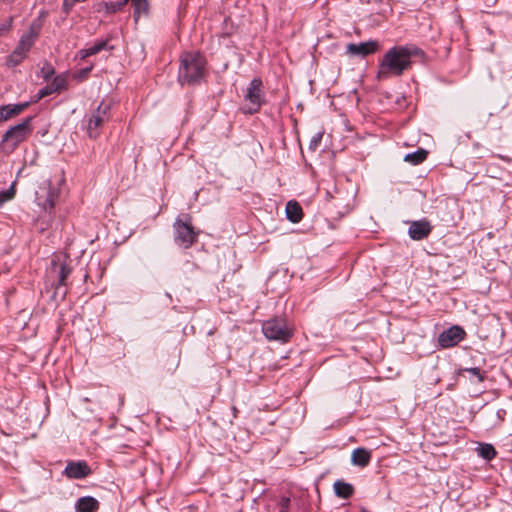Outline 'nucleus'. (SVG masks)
Returning a JSON list of instances; mask_svg holds the SVG:
<instances>
[{
  "label": "nucleus",
  "mask_w": 512,
  "mask_h": 512,
  "mask_svg": "<svg viewBox=\"0 0 512 512\" xmlns=\"http://www.w3.org/2000/svg\"><path fill=\"white\" fill-rule=\"evenodd\" d=\"M422 55V50L413 44L393 46L386 51L379 62L377 78L386 80L403 75L411 69L413 58Z\"/></svg>",
  "instance_id": "nucleus-1"
},
{
  "label": "nucleus",
  "mask_w": 512,
  "mask_h": 512,
  "mask_svg": "<svg viewBox=\"0 0 512 512\" xmlns=\"http://www.w3.org/2000/svg\"><path fill=\"white\" fill-rule=\"evenodd\" d=\"M206 73V59L199 52H184L180 56L178 80L181 85L199 83Z\"/></svg>",
  "instance_id": "nucleus-2"
},
{
  "label": "nucleus",
  "mask_w": 512,
  "mask_h": 512,
  "mask_svg": "<svg viewBox=\"0 0 512 512\" xmlns=\"http://www.w3.org/2000/svg\"><path fill=\"white\" fill-rule=\"evenodd\" d=\"M32 120L33 117H26L4 133L0 142V149L4 154L13 153L21 143L29 138L33 133Z\"/></svg>",
  "instance_id": "nucleus-3"
},
{
  "label": "nucleus",
  "mask_w": 512,
  "mask_h": 512,
  "mask_svg": "<svg viewBox=\"0 0 512 512\" xmlns=\"http://www.w3.org/2000/svg\"><path fill=\"white\" fill-rule=\"evenodd\" d=\"M262 332L270 341L286 343L293 335V327L285 318L275 317L263 322Z\"/></svg>",
  "instance_id": "nucleus-4"
},
{
  "label": "nucleus",
  "mask_w": 512,
  "mask_h": 512,
  "mask_svg": "<svg viewBox=\"0 0 512 512\" xmlns=\"http://www.w3.org/2000/svg\"><path fill=\"white\" fill-rule=\"evenodd\" d=\"M173 230L175 243L185 249L190 248L197 241L199 235V232L192 226L191 217L188 214L175 220Z\"/></svg>",
  "instance_id": "nucleus-5"
},
{
  "label": "nucleus",
  "mask_w": 512,
  "mask_h": 512,
  "mask_svg": "<svg viewBox=\"0 0 512 512\" xmlns=\"http://www.w3.org/2000/svg\"><path fill=\"white\" fill-rule=\"evenodd\" d=\"M111 103L102 101L86 119V130L89 138L96 139L102 126L110 119Z\"/></svg>",
  "instance_id": "nucleus-6"
},
{
  "label": "nucleus",
  "mask_w": 512,
  "mask_h": 512,
  "mask_svg": "<svg viewBox=\"0 0 512 512\" xmlns=\"http://www.w3.org/2000/svg\"><path fill=\"white\" fill-rule=\"evenodd\" d=\"M245 100L249 102V107L245 112L249 114L256 113L264 103L263 83L260 78H254L247 89Z\"/></svg>",
  "instance_id": "nucleus-7"
},
{
  "label": "nucleus",
  "mask_w": 512,
  "mask_h": 512,
  "mask_svg": "<svg viewBox=\"0 0 512 512\" xmlns=\"http://www.w3.org/2000/svg\"><path fill=\"white\" fill-rule=\"evenodd\" d=\"M465 337V331L460 326H452L438 336V344L442 348H450L457 345Z\"/></svg>",
  "instance_id": "nucleus-8"
},
{
  "label": "nucleus",
  "mask_w": 512,
  "mask_h": 512,
  "mask_svg": "<svg viewBox=\"0 0 512 512\" xmlns=\"http://www.w3.org/2000/svg\"><path fill=\"white\" fill-rule=\"evenodd\" d=\"M379 47V43L376 40L360 43H350L346 46V52L351 56L366 57L378 51Z\"/></svg>",
  "instance_id": "nucleus-9"
},
{
  "label": "nucleus",
  "mask_w": 512,
  "mask_h": 512,
  "mask_svg": "<svg viewBox=\"0 0 512 512\" xmlns=\"http://www.w3.org/2000/svg\"><path fill=\"white\" fill-rule=\"evenodd\" d=\"M36 198L38 204L41 205L45 210H51L54 208L57 194L53 191L50 181H46L42 184L40 190L36 192Z\"/></svg>",
  "instance_id": "nucleus-10"
},
{
  "label": "nucleus",
  "mask_w": 512,
  "mask_h": 512,
  "mask_svg": "<svg viewBox=\"0 0 512 512\" xmlns=\"http://www.w3.org/2000/svg\"><path fill=\"white\" fill-rule=\"evenodd\" d=\"M432 231V226L428 220L422 219L410 223L408 234L411 239L419 241L427 238Z\"/></svg>",
  "instance_id": "nucleus-11"
},
{
  "label": "nucleus",
  "mask_w": 512,
  "mask_h": 512,
  "mask_svg": "<svg viewBox=\"0 0 512 512\" xmlns=\"http://www.w3.org/2000/svg\"><path fill=\"white\" fill-rule=\"evenodd\" d=\"M64 474L70 479H82L91 474V469L85 461H70L65 467Z\"/></svg>",
  "instance_id": "nucleus-12"
},
{
  "label": "nucleus",
  "mask_w": 512,
  "mask_h": 512,
  "mask_svg": "<svg viewBox=\"0 0 512 512\" xmlns=\"http://www.w3.org/2000/svg\"><path fill=\"white\" fill-rule=\"evenodd\" d=\"M52 271L56 274L58 282L56 289L67 285V278L72 272V268L65 262L61 261L59 257L52 260Z\"/></svg>",
  "instance_id": "nucleus-13"
},
{
  "label": "nucleus",
  "mask_w": 512,
  "mask_h": 512,
  "mask_svg": "<svg viewBox=\"0 0 512 512\" xmlns=\"http://www.w3.org/2000/svg\"><path fill=\"white\" fill-rule=\"evenodd\" d=\"M29 104V102H24L0 106V121H6L14 116L19 115L21 112L28 108Z\"/></svg>",
  "instance_id": "nucleus-14"
},
{
  "label": "nucleus",
  "mask_w": 512,
  "mask_h": 512,
  "mask_svg": "<svg viewBox=\"0 0 512 512\" xmlns=\"http://www.w3.org/2000/svg\"><path fill=\"white\" fill-rule=\"evenodd\" d=\"M99 507V501L92 496L81 497L75 503L76 512H96Z\"/></svg>",
  "instance_id": "nucleus-15"
},
{
  "label": "nucleus",
  "mask_w": 512,
  "mask_h": 512,
  "mask_svg": "<svg viewBox=\"0 0 512 512\" xmlns=\"http://www.w3.org/2000/svg\"><path fill=\"white\" fill-rule=\"evenodd\" d=\"M66 88V79L62 76H57L46 87L38 91V99H42L54 92L64 90Z\"/></svg>",
  "instance_id": "nucleus-16"
},
{
  "label": "nucleus",
  "mask_w": 512,
  "mask_h": 512,
  "mask_svg": "<svg viewBox=\"0 0 512 512\" xmlns=\"http://www.w3.org/2000/svg\"><path fill=\"white\" fill-rule=\"evenodd\" d=\"M371 451L366 448L359 447L353 450L351 455V462L355 466L366 467L371 461Z\"/></svg>",
  "instance_id": "nucleus-17"
},
{
  "label": "nucleus",
  "mask_w": 512,
  "mask_h": 512,
  "mask_svg": "<svg viewBox=\"0 0 512 512\" xmlns=\"http://www.w3.org/2000/svg\"><path fill=\"white\" fill-rule=\"evenodd\" d=\"M36 38L37 33L33 30V28H30V30L27 33L23 34L20 37L16 48L27 56L28 52L34 45Z\"/></svg>",
  "instance_id": "nucleus-18"
},
{
  "label": "nucleus",
  "mask_w": 512,
  "mask_h": 512,
  "mask_svg": "<svg viewBox=\"0 0 512 512\" xmlns=\"http://www.w3.org/2000/svg\"><path fill=\"white\" fill-rule=\"evenodd\" d=\"M286 216L287 219L293 223L300 222L303 218V211L301 205L297 201H289L286 204Z\"/></svg>",
  "instance_id": "nucleus-19"
},
{
  "label": "nucleus",
  "mask_w": 512,
  "mask_h": 512,
  "mask_svg": "<svg viewBox=\"0 0 512 512\" xmlns=\"http://www.w3.org/2000/svg\"><path fill=\"white\" fill-rule=\"evenodd\" d=\"M334 491L338 497L347 499L353 494L354 489L351 484L338 480L334 483Z\"/></svg>",
  "instance_id": "nucleus-20"
},
{
  "label": "nucleus",
  "mask_w": 512,
  "mask_h": 512,
  "mask_svg": "<svg viewBox=\"0 0 512 512\" xmlns=\"http://www.w3.org/2000/svg\"><path fill=\"white\" fill-rule=\"evenodd\" d=\"M108 41L107 40H101L99 42L94 43L93 45L89 46L88 48H85L80 51L81 57L86 58L92 55H95L99 53L100 51L107 48Z\"/></svg>",
  "instance_id": "nucleus-21"
},
{
  "label": "nucleus",
  "mask_w": 512,
  "mask_h": 512,
  "mask_svg": "<svg viewBox=\"0 0 512 512\" xmlns=\"http://www.w3.org/2000/svg\"><path fill=\"white\" fill-rule=\"evenodd\" d=\"M427 155H428V152L425 149L419 148L418 150H416L412 153H408L404 157V160L413 165H418V164L422 163L427 158Z\"/></svg>",
  "instance_id": "nucleus-22"
},
{
  "label": "nucleus",
  "mask_w": 512,
  "mask_h": 512,
  "mask_svg": "<svg viewBox=\"0 0 512 512\" xmlns=\"http://www.w3.org/2000/svg\"><path fill=\"white\" fill-rule=\"evenodd\" d=\"M27 56L22 53L20 50H18L16 47L15 49L12 51V53L7 57L6 59V66L9 67V68H13V67H16L18 66L19 64L22 63V61L26 58Z\"/></svg>",
  "instance_id": "nucleus-23"
},
{
  "label": "nucleus",
  "mask_w": 512,
  "mask_h": 512,
  "mask_svg": "<svg viewBox=\"0 0 512 512\" xmlns=\"http://www.w3.org/2000/svg\"><path fill=\"white\" fill-rule=\"evenodd\" d=\"M134 7V20L137 22L141 15L147 14L148 12V0H132Z\"/></svg>",
  "instance_id": "nucleus-24"
},
{
  "label": "nucleus",
  "mask_w": 512,
  "mask_h": 512,
  "mask_svg": "<svg viewBox=\"0 0 512 512\" xmlns=\"http://www.w3.org/2000/svg\"><path fill=\"white\" fill-rule=\"evenodd\" d=\"M478 454L485 460H492L496 456L495 448L488 443L480 444L477 448Z\"/></svg>",
  "instance_id": "nucleus-25"
},
{
  "label": "nucleus",
  "mask_w": 512,
  "mask_h": 512,
  "mask_svg": "<svg viewBox=\"0 0 512 512\" xmlns=\"http://www.w3.org/2000/svg\"><path fill=\"white\" fill-rule=\"evenodd\" d=\"M129 0H122V1H114V2H105L104 7L105 11L109 14L116 13L120 11Z\"/></svg>",
  "instance_id": "nucleus-26"
},
{
  "label": "nucleus",
  "mask_w": 512,
  "mask_h": 512,
  "mask_svg": "<svg viewBox=\"0 0 512 512\" xmlns=\"http://www.w3.org/2000/svg\"><path fill=\"white\" fill-rule=\"evenodd\" d=\"M14 196H15V188H14V184H12L9 189L0 192V205L13 199Z\"/></svg>",
  "instance_id": "nucleus-27"
},
{
  "label": "nucleus",
  "mask_w": 512,
  "mask_h": 512,
  "mask_svg": "<svg viewBox=\"0 0 512 512\" xmlns=\"http://www.w3.org/2000/svg\"><path fill=\"white\" fill-rule=\"evenodd\" d=\"M463 372H467L476 377L479 382H482L485 378L484 372H482L478 367L466 368L463 370Z\"/></svg>",
  "instance_id": "nucleus-28"
},
{
  "label": "nucleus",
  "mask_w": 512,
  "mask_h": 512,
  "mask_svg": "<svg viewBox=\"0 0 512 512\" xmlns=\"http://www.w3.org/2000/svg\"><path fill=\"white\" fill-rule=\"evenodd\" d=\"M290 506V498L282 497L279 501V512H288Z\"/></svg>",
  "instance_id": "nucleus-29"
},
{
  "label": "nucleus",
  "mask_w": 512,
  "mask_h": 512,
  "mask_svg": "<svg viewBox=\"0 0 512 512\" xmlns=\"http://www.w3.org/2000/svg\"><path fill=\"white\" fill-rule=\"evenodd\" d=\"M486 426L489 429L497 428L499 427V423L497 421V418H493V413H491L486 421Z\"/></svg>",
  "instance_id": "nucleus-30"
},
{
  "label": "nucleus",
  "mask_w": 512,
  "mask_h": 512,
  "mask_svg": "<svg viewBox=\"0 0 512 512\" xmlns=\"http://www.w3.org/2000/svg\"><path fill=\"white\" fill-rule=\"evenodd\" d=\"M506 416V411L504 409H498L493 413V418H497L498 423L500 424Z\"/></svg>",
  "instance_id": "nucleus-31"
},
{
  "label": "nucleus",
  "mask_w": 512,
  "mask_h": 512,
  "mask_svg": "<svg viewBox=\"0 0 512 512\" xmlns=\"http://www.w3.org/2000/svg\"><path fill=\"white\" fill-rule=\"evenodd\" d=\"M12 26V18L7 20L6 22L2 23L0 25V35H2L4 32L9 31Z\"/></svg>",
  "instance_id": "nucleus-32"
},
{
  "label": "nucleus",
  "mask_w": 512,
  "mask_h": 512,
  "mask_svg": "<svg viewBox=\"0 0 512 512\" xmlns=\"http://www.w3.org/2000/svg\"><path fill=\"white\" fill-rule=\"evenodd\" d=\"M76 2H79V0H64L63 1V9H64V11L66 13H68Z\"/></svg>",
  "instance_id": "nucleus-33"
},
{
  "label": "nucleus",
  "mask_w": 512,
  "mask_h": 512,
  "mask_svg": "<svg viewBox=\"0 0 512 512\" xmlns=\"http://www.w3.org/2000/svg\"><path fill=\"white\" fill-rule=\"evenodd\" d=\"M43 72L44 78L48 80L49 77L54 74V69L51 66H48L47 70L43 69Z\"/></svg>",
  "instance_id": "nucleus-34"
},
{
  "label": "nucleus",
  "mask_w": 512,
  "mask_h": 512,
  "mask_svg": "<svg viewBox=\"0 0 512 512\" xmlns=\"http://www.w3.org/2000/svg\"><path fill=\"white\" fill-rule=\"evenodd\" d=\"M91 69H92L91 67L84 69L83 74H87Z\"/></svg>",
  "instance_id": "nucleus-35"
}]
</instances>
